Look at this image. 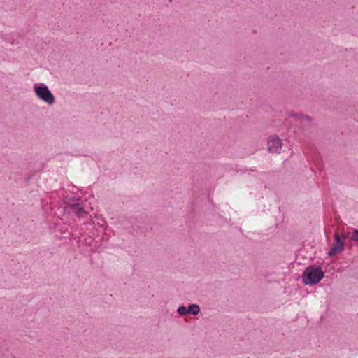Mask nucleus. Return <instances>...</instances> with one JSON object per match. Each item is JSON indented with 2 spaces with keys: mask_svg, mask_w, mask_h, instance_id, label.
<instances>
[{
  "mask_svg": "<svg viewBox=\"0 0 358 358\" xmlns=\"http://www.w3.org/2000/svg\"><path fill=\"white\" fill-rule=\"evenodd\" d=\"M324 275V273L320 266H308L302 274V281L305 285H315L320 282Z\"/></svg>",
  "mask_w": 358,
  "mask_h": 358,
  "instance_id": "1",
  "label": "nucleus"
},
{
  "mask_svg": "<svg viewBox=\"0 0 358 358\" xmlns=\"http://www.w3.org/2000/svg\"><path fill=\"white\" fill-rule=\"evenodd\" d=\"M34 90L36 96L48 105H52L55 101V98L48 85L41 83L34 85Z\"/></svg>",
  "mask_w": 358,
  "mask_h": 358,
  "instance_id": "2",
  "label": "nucleus"
},
{
  "mask_svg": "<svg viewBox=\"0 0 358 358\" xmlns=\"http://www.w3.org/2000/svg\"><path fill=\"white\" fill-rule=\"evenodd\" d=\"M268 150L272 152H279L282 148V141L278 136H271L268 140Z\"/></svg>",
  "mask_w": 358,
  "mask_h": 358,
  "instance_id": "3",
  "label": "nucleus"
},
{
  "mask_svg": "<svg viewBox=\"0 0 358 358\" xmlns=\"http://www.w3.org/2000/svg\"><path fill=\"white\" fill-rule=\"evenodd\" d=\"M334 238H335V243L333 245L331 250H329V252L328 253L329 256H333L335 254L341 253L343 250V248H344V243L341 240L339 236L337 234H336L334 235Z\"/></svg>",
  "mask_w": 358,
  "mask_h": 358,
  "instance_id": "4",
  "label": "nucleus"
},
{
  "mask_svg": "<svg viewBox=\"0 0 358 358\" xmlns=\"http://www.w3.org/2000/svg\"><path fill=\"white\" fill-rule=\"evenodd\" d=\"M290 117H292L297 120L300 121L302 123H311L312 122V118L309 116H306L302 114L299 113H292L289 115Z\"/></svg>",
  "mask_w": 358,
  "mask_h": 358,
  "instance_id": "5",
  "label": "nucleus"
},
{
  "mask_svg": "<svg viewBox=\"0 0 358 358\" xmlns=\"http://www.w3.org/2000/svg\"><path fill=\"white\" fill-rule=\"evenodd\" d=\"M71 208L72 212L79 217H82L84 214H85L83 207H81L78 203L73 204Z\"/></svg>",
  "mask_w": 358,
  "mask_h": 358,
  "instance_id": "6",
  "label": "nucleus"
},
{
  "mask_svg": "<svg viewBox=\"0 0 358 358\" xmlns=\"http://www.w3.org/2000/svg\"><path fill=\"white\" fill-rule=\"evenodd\" d=\"M200 312V308L197 304H192L188 307V313L198 315Z\"/></svg>",
  "mask_w": 358,
  "mask_h": 358,
  "instance_id": "7",
  "label": "nucleus"
},
{
  "mask_svg": "<svg viewBox=\"0 0 358 358\" xmlns=\"http://www.w3.org/2000/svg\"><path fill=\"white\" fill-rule=\"evenodd\" d=\"M177 312L180 315H185L188 313V308L185 306H180L178 308Z\"/></svg>",
  "mask_w": 358,
  "mask_h": 358,
  "instance_id": "8",
  "label": "nucleus"
},
{
  "mask_svg": "<svg viewBox=\"0 0 358 358\" xmlns=\"http://www.w3.org/2000/svg\"><path fill=\"white\" fill-rule=\"evenodd\" d=\"M352 238L355 241H358V229H355L352 232Z\"/></svg>",
  "mask_w": 358,
  "mask_h": 358,
  "instance_id": "9",
  "label": "nucleus"
}]
</instances>
